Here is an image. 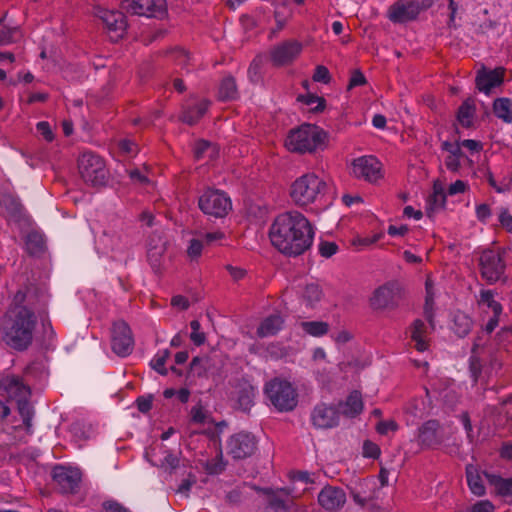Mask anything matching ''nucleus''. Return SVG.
<instances>
[{"mask_svg":"<svg viewBox=\"0 0 512 512\" xmlns=\"http://www.w3.org/2000/svg\"><path fill=\"white\" fill-rule=\"evenodd\" d=\"M46 306L45 295L35 285L21 287L13 296L3 327V341L16 351L27 350L33 342L38 316Z\"/></svg>","mask_w":512,"mask_h":512,"instance_id":"f257e3e1","label":"nucleus"},{"mask_svg":"<svg viewBox=\"0 0 512 512\" xmlns=\"http://www.w3.org/2000/svg\"><path fill=\"white\" fill-rule=\"evenodd\" d=\"M269 237L272 245L282 254L296 257L308 250L314 238L309 220L298 211L278 215L273 221Z\"/></svg>","mask_w":512,"mask_h":512,"instance_id":"f03ea898","label":"nucleus"},{"mask_svg":"<svg viewBox=\"0 0 512 512\" xmlns=\"http://www.w3.org/2000/svg\"><path fill=\"white\" fill-rule=\"evenodd\" d=\"M326 139V133L313 124H302L289 131L285 139V147L290 152L300 154L312 153L320 148Z\"/></svg>","mask_w":512,"mask_h":512,"instance_id":"7ed1b4c3","label":"nucleus"},{"mask_svg":"<svg viewBox=\"0 0 512 512\" xmlns=\"http://www.w3.org/2000/svg\"><path fill=\"white\" fill-rule=\"evenodd\" d=\"M327 183L315 173L298 177L291 185L290 196L298 206H308L320 201L326 194Z\"/></svg>","mask_w":512,"mask_h":512,"instance_id":"20e7f679","label":"nucleus"},{"mask_svg":"<svg viewBox=\"0 0 512 512\" xmlns=\"http://www.w3.org/2000/svg\"><path fill=\"white\" fill-rule=\"evenodd\" d=\"M265 394L278 411H291L297 405V392L286 380L272 379L265 385Z\"/></svg>","mask_w":512,"mask_h":512,"instance_id":"39448f33","label":"nucleus"},{"mask_svg":"<svg viewBox=\"0 0 512 512\" xmlns=\"http://www.w3.org/2000/svg\"><path fill=\"white\" fill-rule=\"evenodd\" d=\"M78 170L82 180L87 185L101 187L106 184L107 171L100 156L92 152L82 153L78 158Z\"/></svg>","mask_w":512,"mask_h":512,"instance_id":"423d86ee","label":"nucleus"},{"mask_svg":"<svg viewBox=\"0 0 512 512\" xmlns=\"http://www.w3.org/2000/svg\"><path fill=\"white\" fill-rule=\"evenodd\" d=\"M433 5V0H398L387 12L388 19L393 23H406Z\"/></svg>","mask_w":512,"mask_h":512,"instance_id":"0eeeda50","label":"nucleus"},{"mask_svg":"<svg viewBox=\"0 0 512 512\" xmlns=\"http://www.w3.org/2000/svg\"><path fill=\"white\" fill-rule=\"evenodd\" d=\"M503 254L498 250L486 249L479 257L480 274L489 284L499 281L505 273Z\"/></svg>","mask_w":512,"mask_h":512,"instance_id":"6e6552de","label":"nucleus"},{"mask_svg":"<svg viewBox=\"0 0 512 512\" xmlns=\"http://www.w3.org/2000/svg\"><path fill=\"white\" fill-rule=\"evenodd\" d=\"M198 206L204 214L222 218L231 210L232 203L224 192L208 189L200 196Z\"/></svg>","mask_w":512,"mask_h":512,"instance_id":"1a4fd4ad","label":"nucleus"},{"mask_svg":"<svg viewBox=\"0 0 512 512\" xmlns=\"http://www.w3.org/2000/svg\"><path fill=\"white\" fill-rule=\"evenodd\" d=\"M402 299V289L397 282H387L374 290L370 306L374 310H394Z\"/></svg>","mask_w":512,"mask_h":512,"instance_id":"9d476101","label":"nucleus"},{"mask_svg":"<svg viewBox=\"0 0 512 512\" xmlns=\"http://www.w3.org/2000/svg\"><path fill=\"white\" fill-rule=\"evenodd\" d=\"M497 293L490 289H481L477 296V304L479 308L487 313L492 312V316L483 327L482 334L489 335L492 333L499 324V317L502 314L503 307L499 301L496 300Z\"/></svg>","mask_w":512,"mask_h":512,"instance_id":"9b49d317","label":"nucleus"},{"mask_svg":"<svg viewBox=\"0 0 512 512\" xmlns=\"http://www.w3.org/2000/svg\"><path fill=\"white\" fill-rule=\"evenodd\" d=\"M257 449V439L248 432L232 435L227 442V453L233 459L241 460L252 456Z\"/></svg>","mask_w":512,"mask_h":512,"instance_id":"f8f14e48","label":"nucleus"},{"mask_svg":"<svg viewBox=\"0 0 512 512\" xmlns=\"http://www.w3.org/2000/svg\"><path fill=\"white\" fill-rule=\"evenodd\" d=\"M52 478L63 494L78 492L82 473L78 468L57 465L53 468Z\"/></svg>","mask_w":512,"mask_h":512,"instance_id":"ddd939ff","label":"nucleus"},{"mask_svg":"<svg viewBox=\"0 0 512 512\" xmlns=\"http://www.w3.org/2000/svg\"><path fill=\"white\" fill-rule=\"evenodd\" d=\"M111 346L118 356H128L134 347V339L129 325L120 320L113 323L111 334Z\"/></svg>","mask_w":512,"mask_h":512,"instance_id":"4468645a","label":"nucleus"},{"mask_svg":"<svg viewBox=\"0 0 512 512\" xmlns=\"http://www.w3.org/2000/svg\"><path fill=\"white\" fill-rule=\"evenodd\" d=\"M121 7L132 15L161 17L165 14V0H124Z\"/></svg>","mask_w":512,"mask_h":512,"instance_id":"2eb2a0df","label":"nucleus"},{"mask_svg":"<svg viewBox=\"0 0 512 512\" xmlns=\"http://www.w3.org/2000/svg\"><path fill=\"white\" fill-rule=\"evenodd\" d=\"M340 412L336 406L317 404L311 412V422L317 429H331L339 425Z\"/></svg>","mask_w":512,"mask_h":512,"instance_id":"dca6fc26","label":"nucleus"},{"mask_svg":"<svg viewBox=\"0 0 512 512\" xmlns=\"http://www.w3.org/2000/svg\"><path fill=\"white\" fill-rule=\"evenodd\" d=\"M352 173L356 178L375 182L382 177L381 163L373 156H362L352 163Z\"/></svg>","mask_w":512,"mask_h":512,"instance_id":"f3484780","label":"nucleus"},{"mask_svg":"<svg viewBox=\"0 0 512 512\" xmlns=\"http://www.w3.org/2000/svg\"><path fill=\"white\" fill-rule=\"evenodd\" d=\"M302 48V44L296 40L285 41L271 50V61L275 66L290 64L299 56Z\"/></svg>","mask_w":512,"mask_h":512,"instance_id":"a211bd4d","label":"nucleus"},{"mask_svg":"<svg viewBox=\"0 0 512 512\" xmlns=\"http://www.w3.org/2000/svg\"><path fill=\"white\" fill-rule=\"evenodd\" d=\"M418 443L423 448H436L443 443L441 425L438 420H428L418 428Z\"/></svg>","mask_w":512,"mask_h":512,"instance_id":"6ab92c4d","label":"nucleus"},{"mask_svg":"<svg viewBox=\"0 0 512 512\" xmlns=\"http://www.w3.org/2000/svg\"><path fill=\"white\" fill-rule=\"evenodd\" d=\"M318 502L327 511H337L344 506L346 494L341 488L326 486L320 491Z\"/></svg>","mask_w":512,"mask_h":512,"instance_id":"aec40b11","label":"nucleus"},{"mask_svg":"<svg viewBox=\"0 0 512 512\" xmlns=\"http://www.w3.org/2000/svg\"><path fill=\"white\" fill-rule=\"evenodd\" d=\"M0 389H3L17 403L29 399L31 394L29 386L24 384L20 377L14 375L2 378Z\"/></svg>","mask_w":512,"mask_h":512,"instance_id":"412c9836","label":"nucleus"},{"mask_svg":"<svg viewBox=\"0 0 512 512\" xmlns=\"http://www.w3.org/2000/svg\"><path fill=\"white\" fill-rule=\"evenodd\" d=\"M147 258L154 270L161 266L163 255L166 251V241L158 233H153L149 236L147 244Z\"/></svg>","mask_w":512,"mask_h":512,"instance_id":"4be33fe9","label":"nucleus"},{"mask_svg":"<svg viewBox=\"0 0 512 512\" xmlns=\"http://www.w3.org/2000/svg\"><path fill=\"white\" fill-rule=\"evenodd\" d=\"M100 18L109 31L116 33L117 38L122 37L127 27L126 18L123 12L102 10L100 12Z\"/></svg>","mask_w":512,"mask_h":512,"instance_id":"5701e85b","label":"nucleus"},{"mask_svg":"<svg viewBox=\"0 0 512 512\" xmlns=\"http://www.w3.org/2000/svg\"><path fill=\"white\" fill-rule=\"evenodd\" d=\"M503 82V70L502 69H494V70H483L478 72L476 77V86L477 88L486 94L490 92V90L496 86H499Z\"/></svg>","mask_w":512,"mask_h":512,"instance_id":"b1692460","label":"nucleus"},{"mask_svg":"<svg viewBox=\"0 0 512 512\" xmlns=\"http://www.w3.org/2000/svg\"><path fill=\"white\" fill-rule=\"evenodd\" d=\"M340 412L347 418H354L358 416L363 410V401L361 393L357 390L352 391L345 401L339 402L336 406Z\"/></svg>","mask_w":512,"mask_h":512,"instance_id":"393cba45","label":"nucleus"},{"mask_svg":"<svg viewBox=\"0 0 512 512\" xmlns=\"http://www.w3.org/2000/svg\"><path fill=\"white\" fill-rule=\"evenodd\" d=\"M483 335H478L471 349L469 358V371L474 383H477L482 373V364L479 358V350L483 348L485 341Z\"/></svg>","mask_w":512,"mask_h":512,"instance_id":"a878e982","label":"nucleus"},{"mask_svg":"<svg viewBox=\"0 0 512 512\" xmlns=\"http://www.w3.org/2000/svg\"><path fill=\"white\" fill-rule=\"evenodd\" d=\"M256 395L255 387L248 381H240L236 388V398L239 408L243 411H249L253 406Z\"/></svg>","mask_w":512,"mask_h":512,"instance_id":"bb28decb","label":"nucleus"},{"mask_svg":"<svg viewBox=\"0 0 512 512\" xmlns=\"http://www.w3.org/2000/svg\"><path fill=\"white\" fill-rule=\"evenodd\" d=\"M284 319L280 314H272L263 319L257 328V335L261 338L277 334L283 327Z\"/></svg>","mask_w":512,"mask_h":512,"instance_id":"cd10ccee","label":"nucleus"},{"mask_svg":"<svg viewBox=\"0 0 512 512\" xmlns=\"http://www.w3.org/2000/svg\"><path fill=\"white\" fill-rule=\"evenodd\" d=\"M209 104L208 100H202L193 106L185 107L180 120L188 125L196 124L207 112Z\"/></svg>","mask_w":512,"mask_h":512,"instance_id":"c85d7f7f","label":"nucleus"},{"mask_svg":"<svg viewBox=\"0 0 512 512\" xmlns=\"http://www.w3.org/2000/svg\"><path fill=\"white\" fill-rule=\"evenodd\" d=\"M411 338L415 342V348L423 352L428 348V342L426 341V325L420 320L416 319L411 327Z\"/></svg>","mask_w":512,"mask_h":512,"instance_id":"c756f323","label":"nucleus"},{"mask_svg":"<svg viewBox=\"0 0 512 512\" xmlns=\"http://www.w3.org/2000/svg\"><path fill=\"white\" fill-rule=\"evenodd\" d=\"M218 97L222 101H231L237 99L238 89L236 81L232 76L229 75L222 79L218 90Z\"/></svg>","mask_w":512,"mask_h":512,"instance_id":"7c9ffc66","label":"nucleus"},{"mask_svg":"<svg viewBox=\"0 0 512 512\" xmlns=\"http://www.w3.org/2000/svg\"><path fill=\"white\" fill-rule=\"evenodd\" d=\"M493 111L497 118L506 123L512 122V100L509 98H498L493 103Z\"/></svg>","mask_w":512,"mask_h":512,"instance_id":"2f4dec72","label":"nucleus"},{"mask_svg":"<svg viewBox=\"0 0 512 512\" xmlns=\"http://www.w3.org/2000/svg\"><path fill=\"white\" fill-rule=\"evenodd\" d=\"M446 195L440 186L434 185L433 193L427 198V214L431 216L444 207Z\"/></svg>","mask_w":512,"mask_h":512,"instance_id":"473e14b6","label":"nucleus"},{"mask_svg":"<svg viewBox=\"0 0 512 512\" xmlns=\"http://www.w3.org/2000/svg\"><path fill=\"white\" fill-rule=\"evenodd\" d=\"M486 477L489 483L495 487L498 495L502 497L512 496V477L502 478L493 474H486Z\"/></svg>","mask_w":512,"mask_h":512,"instance_id":"72a5a7b5","label":"nucleus"},{"mask_svg":"<svg viewBox=\"0 0 512 512\" xmlns=\"http://www.w3.org/2000/svg\"><path fill=\"white\" fill-rule=\"evenodd\" d=\"M466 477L468 486L474 495L482 496L485 494V487L482 479L474 466L468 465L466 467Z\"/></svg>","mask_w":512,"mask_h":512,"instance_id":"f704fd0d","label":"nucleus"},{"mask_svg":"<svg viewBox=\"0 0 512 512\" xmlns=\"http://www.w3.org/2000/svg\"><path fill=\"white\" fill-rule=\"evenodd\" d=\"M453 322L454 324L452 329L454 333L460 338L467 336L473 327V320L464 313H457L454 316Z\"/></svg>","mask_w":512,"mask_h":512,"instance_id":"c9c22d12","label":"nucleus"},{"mask_svg":"<svg viewBox=\"0 0 512 512\" xmlns=\"http://www.w3.org/2000/svg\"><path fill=\"white\" fill-rule=\"evenodd\" d=\"M475 113V105L473 100H465L458 109L457 119L464 127H469Z\"/></svg>","mask_w":512,"mask_h":512,"instance_id":"e433bc0d","label":"nucleus"},{"mask_svg":"<svg viewBox=\"0 0 512 512\" xmlns=\"http://www.w3.org/2000/svg\"><path fill=\"white\" fill-rule=\"evenodd\" d=\"M303 331L314 337H321L329 331V325L323 321L301 322Z\"/></svg>","mask_w":512,"mask_h":512,"instance_id":"4c0bfd02","label":"nucleus"},{"mask_svg":"<svg viewBox=\"0 0 512 512\" xmlns=\"http://www.w3.org/2000/svg\"><path fill=\"white\" fill-rule=\"evenodd\" d=\"M297 100L311 107V111L318 113L325 109L326 101L323 97L308 93L306 95H299Z\"/></svg>","mask_w":512,"mask_h":512,"instance_id":"58836bf2","label":"nucleus"},{"mask_svg":"<svg viewBox=\"0 0 512 512\" xmlns=\"http://www.w3.org/2000/svg\"><path fill=\"white\" fill-rule=\"evenodd\" d=\"M169 357L170 351L168 349L158 351L151 360V367L159 374L166 376L168 374V369L165 368V363Z\"/></svg>","mask_w":512,"mask_h":512,"instance_id":"ea45409f","label":"nucleus"},{"mask_svg":"<svg viewBox=\"0 0 512 512\" xmlns=\"http://www.w3.org/2000/svg\"><path fill=\"white\" fill-rule=\"evenodd\" d=\"M1 204L13 217H20L24 211V207L21 202L13 196H4L1 200Z\"/></svg>","mask_w":512,"mask_h":512,"instance_id":"a19ab883","label":"nucleus"},{"mask_svg":"<svg viewBox=\"0 0 512 512\" xmlns=\"http://www.w3.org/2000/svg\"><path fill=\"white\" fill-rule=\"evenodd\" d=\"M322 297V290L318 284L306 285L303 292V300L306 301L308 306H314L315 303L319 302Z\"/></svg>","mask_w":512,"mask_h":512,"instance_id":"79ce46f5","label":"nucleus"},{"mask_svg":"<svg viewBox=\"0 0 512 512\" xmlns=\"http://www.w3.org/2000/svg\"><path fill=\"white\" fill-rule=\"evenodd\" d=\"M6 14L0 19V45H7L15 40L18 34L17 27H9L5 24Z\"/></svg>","mask_w":512,"mask_h":512,"instance_id":"37998d69","label":"nucleus"},{"mask_svg":"<svg viewBox=\"0 0 512 512\" xmlns=\"http://www.w3.org/2000/svg\"><path fill=\"white\" fill-rule=\"evenodd\" d=\"M292 501L289 499H282L276 494H271L268 498V507L274 512H286L290 509Z\"/></svg>","mask_w":512,"mask_h":512,"instance_id":"c03bdc74","label":"nucleus"},{"mask_svg":"<svg viewBox=\"0 0 512 512\" xmlns=\"http://www.w3.org/2000/svg\"><path fill=\"white\" fill-rule=\"evenodd\" d=\"M26 244L30 254L41 253L45 248L43 238L37 233H30L27 237Z\"/></svg>","mask_w":512,"mask_h":512,"instance_id":"a18cd8bd","label":"nucleus"},{"mask_svg":"<svg viewBox=\"0 0 512 512\" xmlns=\"http://www.w3.org/2000/svg\"><path fill=\"white\" fill-rule=\"evenodd\" d=\"M226 463L222 459V453L218 455L215 459L208 460L204 464L205 471L210 475H217L222 473L225 470Z\"/></svg>","mask_w":512,"mask_h":512,"instance_id":"49530a36","label":"nucleus"},{"mask_svg":"<svg viewBox=\"0 0 512 512\" xmlns=\"http://www.w3.org/2000/svg\"><path fill=\"white\" fill-rule=\"evenodd\" d=\"M190 327L192 329V332L190 334L191 341L196 345L200 346L205 343L206 336L203 332H200V322L198 320H192L190 322Z\"/></svg>","mask_w":512,"mask_h":512,"instance_id":"de8ad7c7","label":"nucleus"},{"mask_svg":"<svg viewBox=\"0 0 512 512\" xmlns=\"http://www.w3.org/2000/svg\"><path fill=\"white\" fill-rule=\"evenodd\" d=\"M380 453H381L380 448L376 443H374L370 440L364 441V443H363V456L364 457L376 459L380 456Z\"/></svg>","mask_w":512,"mask_h":512,"instance_id":"09e8293b","label":"nucleus"},{"mask_svg":"<svg viewBox=\"0 0 512 512\" xmlns=\"http://www.w3.org/2000/svg\"><path fill=\"white\" fill-rule=\"evenodd\" d=\"M441 148L442 150L450 153V154H453L454 157H456L457 159H461V157L464 156L461 148V144L460 142H455V143H452V142H449V141H444L442 144H441Z\"/></svg>","mask_w":512,"mask_h":512,"instance_id":"8fccbe9b","label":"nucleus"},{"mask_svg":"<svg viewBox=\"0 0 512 512\" xmlns=\"http://www.w3.org/2000/svg\"><path fill=\"white\" fill-rule=\"evenodd\" d=\"M338 245L335 242L323 241L319 244V253L325 258H329L336 254Z\"/></svg>","mask_w":512,"mask_h":512,"instance_id":"3c124183","label":"nucleus"},{"mask_svg":"<svg viewBox=\"0 0 512 512\" xmlns=\"http://www.w3.org/2000/svg\"><path fill=\"white\" fill-rule=\"evenodd\" d=\"M499 222L507 232L512 233V215L510 214L508 208L500 209Z\"/></svg>","mask_w":512,"mask_h":512,"instance_id":"603ef678","label":"nucleus"},{"mask_svg":"<svg viewBox=\"0 0 512 512\" xmlns=\"http://www.w3.org/2000/svg\"><path fill=\"white\" fill-rule=\"evenodd\" d=\"M196 482H197L196 475L189 473L188 477L186 479L182 480L181 484L179 485V487L177 489V492L187 496L188 493L190 492L192 486L194 484H196Z\"/></svg>","mask_w":512,"mask_h":512,"instance_id":"864d4df0","label":"nucleus"},{"mask_svg":"<svg viewBox=\"0 0 512 512\" xmlns=\"http://www.w3.org/2000/svg\"><path fill=\"white\" fill-rule=\"evenodd\" d=\"M172 57L177 65L181 66L182 68L186 67L189 63L190 57L187 51L184 49H175L172 52Z\"/></svg>","mask_w":512,"mask_h":512,"instance_id":"5fc2aeb1","label":"nucleus"},{"mask_svg":"<svg viewBox=\"0 0 512 512\" xmlns=\"http://www.w3.org/2000/svg\"><path fill=\"white\" fill-rule=\"evenodd\" d=\"M38 133L47 141L51 142L54 139V134L52 132L51 126L46 121L38 122L36 125Z\"/></svg>","mask_w":512,"mask_h":512,"instance_id":"6e6d98bb","label":"nucleus"},{"mask_svg":"<svg viewBox=\"0 0 512 512\" xmlns=\"http://www.w3.org/2000/svg\"><path fill=\"white\" fill-rule=\"evenodd\" d=\"M313 80L315 82L328 83L330 81L329 70L323 65H318L313 74Z\"/></svg>","mask_w":512,"mask_h":512,"instance_id":"4d7b16f0","label":"nucleus"},{"mask_svg":"<svg viewBox=\"0 0 512 512\" xmlns=\"http://www.w3.org/2000/svg\"><path fill=\"white\" fill-rule=\"evenodd\" d=\"M203 249V244L198 239H192L187 249L188 256L192 259L198 258Z\"/></svg>","mask_w":512,"mask_h":512,"instance_id":"13d9d810","label":"nucleus"},{"mask_svg":"<svg viewBox=\"0 0 512 512\" xmlns=\"http://www.w3.org/2000/svg\"><path fill=\"white\" fill-rule=\"evenodd\" d=\"M366 83V78L360 70H354L349 80L348 89L362 86Z\"/></svg>","mask_w":512,"mask_h":512,"instance_id":"bf43d9fd","label":"nucleus"},{"mask_svg":"<svg viewBox=\"0 0 512 512\" xmlns=\"http://www.w3.org/2000/svg\"><path fill=\"white\" fill-rule=\"evenodd\" d=\"M17 404H18V410H19V413H20L22 419L26 418L27 420H29V418H33L34 411L31 407L28 399L20 401Z\"/></svg>","mask_w":512,"mask_h":512,"instance_id":"052dcab7","label":"nucleus"},{"mask_svg":"<svg viewBox=\"0 0 512 512\" xmlns=\"http://www.w3.org/2000/svg\"><path fill=\"white\" fill-rule=\"evenodd\" d=\"M512 184V170L510 168L507 169V172L503 177L499 180V188H497L498 193L506 192L510 189Z\"/></svg>","mask_w":512,"mask_h":512,"instance_id":"680f3d73","label":"nucleus"},{"mask_svg":"<svg viewBox=\"0 0 512 512\" xmlns=\"http://www.w3.org/2000/svg\"><path fill=\"white\" fill-rule=\"evenodd\" d=\"M191 419L194 423L203 424L206 420V413L202 406H194L191 409Z\"/></svg>","mask_w":512,"mask_h":512,"instance_id":"e2e57ef3","label":"nucleus"},{"mask_svg":"<svg viewBox=\"0 0 512 512\" xmlns=\"http://www.w3.org/2000/svg\"><path fill=\"white\" fill-rule=\"evenodd\" d=\"M377 432L379 434H387L389 431H396L398 424L394 420L381 421L377 424Z\"/></svg>","mask_w":512,"mask_h":512,"instance_id":"0e129e2a","label":"nucleus"},{"mask_svg":"<svg viewBox=\"0 0 512 512\" xmlns=\"http://www.w3.org/2000/svg\"><path fill=\"white\" fill-rule=\"evenodd\" d=\"M103 509L105 512H130L126 507L117 501H105L103 503Z\"/></svg>","mask_w":512,"mask_h":512,"instance_id":"69168bd1","label":"nucleus"},{"mask_svg":"<svg viewBox=\"0 0 512 512\" xmlns=\"http://www.w3.org/2000/svg\"><path fill=\"white\" fill-rule=\"evenodd\" d=\"M128 174L134 183H138L140 185H146L149 183L148 177L138 169L129 170Z\"/></svg>","mask_w":512,"mask_h":512,"instance_id":"338daca9","label":"nucleus"},{"mask_svg":"<svg viewBox=\"0 0 512 512\" xmlns=\"http://www.w3.org/2000/svg\"><path fill=\"white\" fill-rule=\"evenodd\" d=\"M494 505L489 500L478 501L472 506L471 512H493Z\"/></svg>","mask_w":512,"mask_h":512,"instance_id":"774afa93","label":"nucleus"}]
</instances>
